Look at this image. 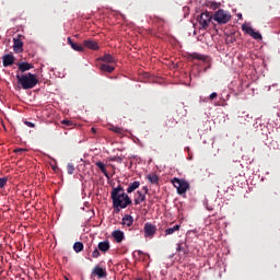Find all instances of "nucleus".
<instances>
[{"mask_svg": "<svg viewBox=\"0 0 280 280\" xmlns=\"http://www.w3.org/2000/svg\"><path fill=\"white\" fill-rule=\"evenodd\" d=\"M110 198L113 207L117 211H121V209H126L129 205H132V199H130V196L124 191V187L121 185L113 188Z\"/></svg>", "mask_w": 280, "mask_h": 280, "instance_id": "f257e3e1", "label": "nucleus"}, {"mask_svg": "<svg viewBox=\"0 0 280 280\" xmlns=\"http://www.w3.org/2000/svg\"><path fill=\"white\" fill-rule=\"evenodd\" d=\"M16 80L18 84H20L24 91H30V89H34L36 84H38V78H36V74H32L30 72L16 74Z\"/></svg>", "mask_w": 280, "mask_h": 280, "instance_id": "f03ea898", "label": "nucleus"}, {"mask_svg": "<svg viewBox=\"0 0 280 280\" xmlns=\"http://www.w3.org/2000/svg\"><path fill=\"white\" fill-rule=\"evenodd\" d=\"M172 184L174 187H176L177 194H179V196H183V194H187V189H189V183L185 179L174 177L172 179Z\"/></svg>", "mask_w": 280, "mask_h": 280, "instance_id": "7ed1b4c3", "label": "nucleus"}, {"mask_svg": "<svg viewBox=\"0 0 280 280\" xmlns=\"http://www.w3.org/2000/svg\"><path fill=\"white\" fill-rule=\"evenodd\" d=\"M214 21H217V23H219V25H226V23H229V21H231V14H229V12L224 11V9H219L214 13Z\"/></svg>", "mask_w": 280, "mask_h": 280, "instance_id": "20e7f679", "label": "nucleus"}, {"mask_svg": "<svg viewBox=\"0 0 280 280\" xmlns=\"http://www.w3.org/2000/svg\"><path fill=\"white\" fill-rule=\"evenodd\" d=\"M211 19H213V15L210 12L206 11L201 13L198 18V23L203 30H207L209 27V24L211 23Z\"/></svg>", "mask_w": 280, "mask_h": 280, "instance_id": "39448f33", "label": "nucleus"}, {"mask_svg": "<svg viewBox=\"0 0 280 280\" xmlns=\"http://www.w3.org/2000/svg\"><path fill=\"white\" fill-rule=\"evenodd\" d=\"M242 31L248 34V36H252L255 40H261V33L255 32V30L247 24L242 25Z\"/></svg>", "mask_w": 280, "mask_h": 280, "instance_id": "423d86ee", "label": "nucleus"}, {"mask_svg": "<svg viewBox=\"0 0 280 280\" xmlns=\"http://www.w3.org/2000/svg\"><path fill=\"white\" fill-rule=\"evenodd\" d=\"M23 35H18L13 38V50L15 54H23Z\"/></svg>", "mask_w": 280, "mask_h": 280, "instance_id": "0eeeda50", "label": "nucleus"}, {"mask_svg": "<svg viewBox=\"0 0 280 280\" xmlns=\"http://www.w3.org/2000/svg\"><path fill=\"white\" fill-rule=\"evenodd\" d=\"M156 234V225L152 223L144 224V237H154Z\"/></svg>", "mask_w": 280, "mask_h": 280, "instance_id": "6e6552de", "label": "nucleus"}, {"mask_svg": "<svg viewBox=\"0 0 280 280\" xmlns=\"http://www.w3.org/2000/svg\"><path fill=\"white\" fill-rule=\"evenodd\" d=\"M92 275H96L98 279H106V277L108 276V273L106 272V269L100 266H96L93 268Z\"/></svg>", "mask_w": 280, "mask_h": 280, "instance_id": "1a4fd4ad", "label": "nucleus"}, {"mask_svg": "<svg viewBox=\"0 0 280 280\" xmlns=\"http://www.w3.org/2000/svg\"><path fill=\"white\" fill-rule=\"evenodd\" d=\"M83 47H86V49H92L93 51H97V49H100V44L93 39H86L83 42Z\"/></svg>", "mask_w": 280, "mask_h": 280, "instance_id": "9d476101", "label": "nucleus"}, {"mask_svg": "<svg viewBox=\"0 0 280 280\" xmlns=\"http://www.w3.org/2000/svg\"><path fill=\"white\" fill-rule=\"evenodd\" d=\"M2 65L3 67H12L14 65V56L7 54L2 57Z\"/></svg>", "mask_w": 280, "mask_h": 280, "instance_id": "9b49d317", "label": "nucleus"}, {"mask_svg": "<svg viewBox=\"0 0 280 280\" xmlns=\"http://www.w3.org/2000/svg\"><path fill=\"white\" fill-rule=\"evenodd\" d=\"M18 68H19V71H21V73H25V71H30V69H34V65L30 62H19Z\"/></svg>", "mask_w": 280, "mask_h": 280, "instance_id": "f8f14e48", "label": "nucleus"}, {"mask_svg": "<svg viewBox=\"0 0 280 280\" xmlns=\"http://www.w3.org/2000/svg\"><path fill=\"white\" fill-rule=\"evenodd\" d=\"M136 206L141 205V202H145V194L143 191L138 190L136 197L133 199Z\"/></svg>", "mask_w": 280, "mask_h": 280, "instance_id": "ddd939ff", "label": "nucleus"}, {"mask_svg": "<svg viewBox=\"0 0 280 280\" xmlns=\"http://www.w3.org/2000/svg\"><path fill=\"white\" fill-rule=\"evenodd\" d=\"M112 237H114L115 242H117V244H121V242H124V232L120 230H116L112 233Z\"/></svg>", "mask_w": 280, "mask_h": 280, "instance_id": "4468645a", "label": "nucleus"}, {"mask_svg": "<svg viewBox=\"0 0 280 280\" xmlns=\"http://www.w3.org/2000/svg\"><path fill=\"white\" fill-rule=\"evenodd\" d=\"M98 250H101V253H108V250H110V242L108 241H103L100 242L97 245Z\"/></svg>", "mask_w": 280, "mask_h": 280, "instance_id": "2eb2a0df", "label": "nucleus"}, {"mask_svg": "<svg viewBox=\"0 0 280 280\" xmlns=\"http://www.w3.org/2000/svg\"><path fill=\"white\" fill-rule=\"evenodd\" d=\"M122 226H132L135 224V218L130 214H126L121 221Z\"/></svg>", "mask_w": 280, "mask_h": 280, "instance_id": "dca6fc26", "label": "nucleus"}, {"mask_svg": "<svg viewBox=\"0 0 280 280\" xmlns=\"http://www.w3.org/2000/svg\"><path fill=\"white\" fill-rule=\"evenodd\" d=\"M98 60H102V62H107V65H113V63L117 62L115 60V57H113V55H110V54L104 55Z\"/></svg>", "mask_w": 280, "mask_h": 280, "instance_id": "f3484780", "label": "nucleus"}, {"mask_svg": "<svg viewBox=\"0 0 280 280\" xmlns=\"http://www.w3.org/2000/svg\"><path fill=\"white\" fill-rule=\"evenodd\" d=\"M96 167L104 174L105 177L110 178V175L108 174V171H106V164L103 162H95Z\"/></svg>", "mask_w": 280, "mask_h": 280, "instance_id": "a211bd4d", "label": "nucleus"}, {"mask_svg": "<svg viewBox=\"0 0 280 280\" xmlns=\"http://www.w3.org/2000/svg\"><path fill=\"white\" fill-rule=\"evenodd\" d=\"M141 187V182H133L130 183L128 188H127V194H132L133 191H137Z\"/></svg>", "mask_w": 280, "mask_h": 280, "instance_id": "6ab92c4d", "label": "nucleus"}, {"mask_svg": "<svg viewBox=\"0 0 280 280\" xmlns=\"http://www.w3.org/2000/svg\"><path fill=\"white\" fill-rule=\"evenodd\" d=\"M101 71H105V73H113L115 71V67L106 63H102L100 66Z\"/></svg>", "mask_w": 280, "mask_h": 280, "instance_id": "aec40b11", "label": "nucleus"}, {"mask_svg": "<svg viewBox=\"0 0 280 280\" xmlns=\"http://www.w3.org/2000/svg\"><path fill=\"white\" fill-rule=\"evenodd\" d=\"M147 178L151 185H159V175L151 173L147 176Z\"/></svg>", "mask_w": 280, "mask_h": 280, "instance_id": "412c9836", "label": "nucleus"}, {"mask_svg": "<svg viewBox=\"0 0 280 280\" xmlns=\"http://www.w3.org/2000/svg\"><path fill=\"white\" fill-rule=\"evenodd\" d=\"M176 250H177V253H183L184 255H187V243H185V242L178 243Z\"/></svg>", "mask_w": 280, "mask_h": 280, "instance_id": "4be33fe9", "label": "nucleus"}, {"mask_svg": "<svg viewBox=\"0 0 280 280\" xmlns=\"http://www.w3.org/2000/svg\"><path fill=\"white\" fill-rule=\"evenodd\" d=\"M176 231H180V225L176 224L173 228H168L165 230V235H174Z\"/></svg>", "mask_w": 280, "mask_h": 280, "instance_id": "5701e85b", "label": "nucleus"}, {"mask_svg": "<svg viewBox=\"0 0 280 280\" xmlns=\"http://www.w3.org/2000/svg\"><path fill=\"white\" fill-rule=\"evenodd\" d=\"M73 250L75 253H82L84 250V244L82 242H75L73 244Z\"/></svg>", "mask_w": 280, "mask_h": 280, "instance_id": "b1692460", "label": "nucleus"}, {"mask_svg": "<svg viewBox=\"0 0 280 280\" xmlns=\"http://www.w3.org/2000/svg\"><path fill=\"white\" fill-rule=\"evenodd\" d=\"M109 130H112V132H115L116 135H124V129L119 127L113 126L112 128H109Z\"/></svg>", "mask_w": 280, "mask_h": 280, "instance_id": "393cba45", "label": "nucleus"}, {"mask_svg": "<svg viewBox=\"0 0 280 280\" xmlns=\"http://www.w3.org/2000/svg\"><path fill=\"white\" fill-rule=\"evenodd\" d=\"M71 48L74 51H84V47H82V45H78L77 43L72 44Z\"/></svg>", "mask_w": 280, "mask_h": 280, "instance_id": "a878e982", "label": "nucleus"}, {"mask_svg": "<svg viewBox=\"0 0 280 280\" xmlns=\"http://www.w3.org/2000/svg\"><path fill=\"white\" fill-rule=\"evenodd\" d=\"M67 172H68V174H74V172H75V166L73 165V164H71V163H69L68 165H67Z\"/></svg>", "mask_w": 280, "mask_h": 280, "instance_id": "bb28decb", "label": "nucleus"}, {"mask_svg": "<svg viewBox=\"0 0 280 280\" xmlns=\"http://www.w3.org/2000/svg\"><path fill=\"white\" fill-rule=\"evenodd\" d=\"M8 185V177H0V189H3Z\"/></svg>", "mask_w": 280, "mask_h": 280, "instance_id": "cd10ccee", "label": "nucleus"}, {"mask_svg": "<svg viewBox=\"0 0 280 280\" xmlns=\"http://www.w3.org/2000/svg\"><path fill=\"white\" fill-rule=\"evenodd\" d=\"M100 248L97 247V248H95L93 252H92V257L94 258V259H97V257H100Z\"/></svg>", "mask_w": 280, "mask_h": 280, "instance_id": "c85d7f7f", "label": "nucleus"}, {"mask_svg": "<svg viewBox=\"0 0 280 280\" xmlns=\"http://www.w3.org/2000/svg\"><path fill=\"white\" fill-rule=\"evenodd\" d=\"M191 58H194L195 60H203V59H205V58L202 57V55L196 54V52H194V54L191 55Z\"/></svg>", "mask_w": 280, "mask_h": 280, "instance_id": "c756f323", "label": "nucleus"}, {"mask_svg": "<svg viewBox=\"0 0 280 280\" xmlns=\"http://www.w3.org/2000/svg\"><path fill=\"white\" fill-rule=\"evenodd\" d=\"M24 152H27V149H15L14 150V153L20 156L23 155Z\"/></svg>", "mask_w": 280, "mask_h": 280, "instance_id": "7c9ffc66", "label": "nucleus"}, {"mask_svg": "<svg viewBox=\"0 0 280 280\" xmlns=\"http://www.w3.org/2000/svg\"><path fill=\"white\" fill-rule=\"evenodd\" d=\"M61 124H62V126H67V127L73 126V121H71V120H62Z\"/></svg>", "mask_w": 280, "mask_h": 280, "instance_id": "2f4dec72", "label": "nucleus"}, {"mask_svg": "<svg viewBox=\"0 0 280 280\" xmlns=\"http://www.w3.org/2000/svg\"><path fill=\"white\" fill-rule=\"evenodd\" d=\"M110 161H115L116 163H122L124 159H121V156H114L110 159Z\"/></svg>", "mask_w": 280, "mask_h": 280, "instance_id": "473e14b6", "label": "nucleus"}, {"mask_svg": "<svg viewBox=\"0 0 280 280\" xmlns=\"http://www.w3.org/2000/svg\"><path fill=\"white\" fill-rule=\"evenodd\" d=\"M25 126H27L28 128H36V125L32 121H24Z\"/></svg>", "mask_w": 280, "mask_h": 280, "instance_id": "72a5a7b5", "label": "nucleus"}, {"mask_svg": "<svg viewBox=\"0 0 280 280\" xmlns=\"http://www.w3.org/2000/svg\"><path fill=\"white\" fill-rule=\"evenodd\" d=\"M142 194H144V196H148V194L150 192V189H148V186H143L142 187Z\"/></svg>", "mask_w": 280, "mask_h": 280, "instance_id": "f704fd0d", "label": "nucleus"}, {"mask_svg": "<svg viewBox=\"0 0 280 280\" xmlns=\"http://www.w3.org/2000/svg\"><path fill=\"white\" fill-rule=\"evenodd\" d=\"M218 97V93L213 92L210 94L209 100H215Z\"/></svg>", "mask_w": 280, "mask_h": 280, "instance_id": "c9c22d12", "label": "nucleus"}, {"mask_svg": "<svg viewBox=\"0 0 280 280\" xmlns=\"http://www.w3.org/2000/svg\"><path fill=\"white\" fill-rule=\"evenodd\" d=\"M75 43H73V39H71V37H68V45H70V47H72Z\"/></svg>", "mask_w": 280, "mask_h": 280, "instance_id": "e433bc0d", "label": "nucleus"}, {"mask_svg": "<svg viewBox=\"0 0 280 280\" xmlns=\"http://www.w3.org/2000/svg\"><path fill=\"white\" fill-rule=\"evenodd\" d=\"M52 170H54V172H56V170H58V167L57 166H52Z\"/></svg>", "mask_w": 280, "mask_h": 280, "instance_id": "4c0bfd02", "label": "nucleus"}, {"mask_svg": "<svg viewBox=\"0 0 280 280\" xmlns=\"http://www.w3.org/2000/svg\"><path fill=\"white\" fill-rule=\"evenodd\" d=\"M238 19H242V14H238Z\"/></svg>", "mask_w": 280, "mask_h": 280, "instance_id": "58836bf2", "label": "nucleus"}, {"mask_svg": "<svg viewBox=\"0 0 280 280\" xmlns=\"http://www.w3.org/2000/svg\"><path fill=\"white\" fill-rule=\"evenodd\" d=\"M92 132H95V128H92Z\"/></svg>", "mask_w": 280, "mask_h": 280, "instance_id": "ea45409f", "label": "nucleus"}, {"mask_svg": "<svg viewBox=\"0 0 280 280\" xmlns=\"http://www.w3.org/2000/svg\"><path fill=\"white\" fill-rule=\"evenodd\" d=\"M136 280H143V279H141V278H138V279H136Z\"/></svg>", "mask_w": 280, "mask_h": 280, "instance_id": "a19ab883", "label": "nucleus"}, {"mask_svg": "<svg viewBox=\"0 0 280 280\" xmlns=\"http://www.w3.org/2000/svg\"><path fill=\"white\" fill-rule=\"evenodd\" d=\"M66 280H69V278H66Z\"/></svg>", "mask_w": 280, "mask_h": 280, "instance_id": "79ce46f5", "label": "nucleus"}]
</instances>
